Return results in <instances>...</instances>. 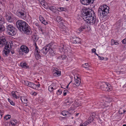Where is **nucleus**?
Masks as SVG:
<instances>
[{
  "label": "nucleus",
  "mask_w": 126,
  "mask_h": 126,
  "mask_svg": "<svg viewBox=\"0 0 126 126\" xmlns=\"http://www.w3.org/2000/svg\"><path fill=\"white\" fill-rule=\"evenodd\" d=\"M17 28L21 31L27 34H31L32 31L28 24L25 21L21 20H18L16 23Z\"/></svg>",
  "instance_id": "nucleus-1"
},
{
  "label": "nucleus",
  "mask_w": 126,
  "mask_h": 126,
  "mask_svg": "<svg viewBox=\"0 0 126 126\" xmlns=\"http://www.w3.org/2000/svg\"><path fill=\"white\" fill-rule=\"evenodd\" d=\"M109 8L106 4L101 6L98 9V16L104 18L109 12Z\"/></svg>",
  "instance_id": "nucleus-2"
},
{
  "label": "nucleus",
  "mask_w": 126,
  "mask_h": 126,
  "mask_svg": "<svg viewBox=\"0 0 126 126\" xmlns=\"http://www.w3.org/2000/svg\"><path fill=\"white\" fill-rule=\"evenodd\" d=\"M94 11L91 8H88L82 9L81 11V17H83L84 20L92 14H93Z\"/></svg>",
  "instance_id": "nucleus-3"
},
{
  "label": "nucleus",
  "mask_w": 126,
  "mask_h": 126,
  "mask_svg": "<svg viewBox=\"0 0 126 126\" xmlns=\"http://www.w3.org/2000/svg\"><path fill=\"white\" fill-rule=\"evenodd\" d=\"M86 17L84 20L87 23L90 24H93L95 23L96 18L94 12H93V14H92L90 16Z\"/></svg>",
  "instance_id": "nucleus-4"
},
{
  "label": "nucleus",
  "mask_w": 126,
  "mask_h": 126,
  "mask_svg": "<svg viewBox=\"0 0 126 126\" xmlns=\"http://www.w3.org/2000/svg\"><path fill=\"white\" fill-rule=\"evenodd\" d=\"M99 84L100 85L101 89L102 90L106 91H110L112 90L111 85L109 84L103 82H100Z\"/></svg>",
  "instance_id": "nucleus-5"
},
{
  "label": "nucleus",
  "mask_w": 126,
  "mask_h": 126,
  "mask_svg": "<svg viewBox=\"0 0 126 126\" xmlns=\"http://www.w3.org/2000/svg\"><path fill=\"white\" fill-rule=\"evenodd\" d=\"M6 29L9 35L13 36L16 34V30L12 25L8 24L6 27Z\"/></svg>",
  "instance_id": "nucleus-6"
},
{
  "label": "nucleus",
  "mask_w": 126,
  "mask_h": 126,
  "mask_svg": "<svg viewBox=\"0 0 126 126\" xmlns=\"http://www.w3.org/2000/svg\"><path fill=\"white\" fill-rule=\"evenodd\" d=\"M9 44L8 43L7 40L4 37L0 38V47H2L5 46L4 48H9Z\"/></svg>",
  "instance_id": "nucleus-7"
},
{
  "label": "nucleus",
  "mask_w": 126,
  "mask_h": 126,
  "mask_svg": "<svg viewBox=\"0 0 126 126\" xmlns=\"http://www.w3.org/2000/svg\"><path fill=\"white\" fill-rule=\"evenodd\" d=\"M15 14L18 17L23 19L25 18L26 16L25 12L23 10H18L16 11Z\"/></svg>",
  "instance_id": "nucleus-8"
},
{
  "label": "nucleus",
  "mask_w": 126,
  "mask_h": 126,
  "mask_svg": "<svg viewBox=\"0 0 126 126\" xmlns=\"http://www.w3.org/2000/svg\"><path fill=\"white\" fill-rule=\"evenodd\" d=\"M59 48V50L61 52V53H67L69 50V48L64 46L63 44H61Z\"/></svg>",
  "instance_id": "nucleus-9"
},
{
  "label": "nucleus",
  "mask_w": 126,
  "mask_h": 126,
  "mask_svg": "<svg viewBox=\"0 0 126 126\" xmlns=\"http://www.w3.org/2000/svg\"><path fill=\"white\" fill-rule=\"evenodd\" d=\"M24 83L25 85L33 89H35L37 87L36 84L33 82H29L28 81H24Z\"/></svg>",
  "instance_id": "nucleus-10"
},
{
  "label": "nucleus",
  "mask_w": 126,
  "mask_h": 126,
  "mask_svg": "<svg viewBox=\"0 0 126 126\" xmlns=\"http://www.w3.org/2000/svg\"><path fill=\"white\" fill-rule=\"evenodd\" d=\"M52 73L54 76L56 77L60 76L61 75V72L58 68H55L53 70Z\"/></svg>",
  "instance_id": "nucleus-11"
},
{
  "label": "nucleus",
  "mask_w": 126,
  "mask_h": 126,
  "mask_svg": "<svg viewBox=\"0 0 126 126\" xmlns=\"http://www.w3.org/2000/svg\"><path fill=\"white\" fill-rule=\"evenodd\" d=\"M57 87L56 84L55 83L53 82L48 87V90L50 92H52L54 90H55L57 88Z\"/></svg>",
  "instance_id": "nucleus-12"
},
{
  "label": "nucleus",
  "mask_w": 126,
  "mask_h": 126,
  "mask_svg": "<svg viewBox=\"0 0 126 126\" xmlns=\"http://www.w3.org/2000/svg\"><path fill=\"white\" fill-rule=\"evenodd\" d=\"M94 0H80L81 3L84 5H88L90 4H93Z\"/></svg>",
  "instance_id": "nucleus-13"
},
{
  "label": "nucleus",
  "mask_w": 126,
  "mask_h": 126,
  "mask_svg": "<svg viewBox=\"0 0 126 126\" xmlns=\"http://www.w3.org/2000/svg\"><path fill=\"white\" fill-rule=\"evenodd\" d=\"M75 79V82L73 83V86L74 87H78L80 84L81 82V80L80 78L78 77H77L76 79L74 77Z\"/></svg>",
  "instance_id": "nucleus-14"
},
{
  "label": "nucleus",
  "mask_w": 126,
  "mask_h": 126,
  "mask_svg": "<svg viewBox=\"0 0 126 126\" xmlns=\"http://www.w3.org/2000/svg\"><path fill=\"white\" fill-rule=\"evenodd\" d=\"M74 101V100L71 98H69L66 99L65 102V105L67 107H69L70 105Z\"/></svg>",
  "instance_id": "nucleus-15"
},
{
  "label": "nucleus",
  "mask_w": 126,
  "mask_h": 126,
  "mask_svg": "<svg viewBox=\"0 0 126 126\" xmlns=\"http://www.w3.org/2000/svg\"><path fill=\"white\" fill-rule=\"evenodd\" d=\"M56 21L60 24L61 25L65 26L64 22L60 16H57L56 17Z\"/></svg>",
  "instance_id": "nucleus-16"
},
{
  "label": "nucleus",
  "mask_w": 126,
  "mask_h": 126,
  "mask_svg": "<svg viewBox=\"0 0 126 126\" xmlns=\"http://www.w3.org/2000/svg\"><path fill=\"white\" fill-rule=\"evenodd\" d=\"M21 51L23 52L27 53L29 51V50L28 47L26 46H22L20 47Z\"/></svg>",
  "instance_id": "nucleus-17"
},
{
  "label": "nucleus",
  "mask_w": 126,
  "mask_h": 126,
  "mask_svg": "<svg viewBox=\"0 0 126 126\" xmlns=\"http://www.w3.org/2000/svg\"><path fill=\"white\" fill-rule=\"evenodd\" d=\"M48 45L47 44L46 46H45L42 49V50L43 51V53L44 54H46L48 51L50 47L48 46Z\"/></svg>",
  "instance_id": "nucleus-18"
},
{
  "label": "nucleus",
  "mask_w": 126,
  "mask_h": 126,
  "mask_svg": "<svg viewBox=\"0 0 126 126\" xmlns=\"http://www.w3.org/2000/svg\"><path fill=\"white\" fill-rule=\"evenodd\" d=\"M73 43L78 44L81 43V39L79 38L78 37L73 38Z\"/></svg>",
  "instance_id": "nucleus-19"
},
{
  "label": "nucleus",
  "mask_w": 126,
  "mask_h": 126,
  "mask_svg": "<svg viewBox=\"0 0 126 126\" xmlns=\"http://www.w3.org/2000/svg\"><path fill=\"white\" fill-rule=\"evenodd\" d=\"M47 45H48V46H49V47H50V48H54L56 47V44L54 43L53 42H51Z\"/></svg>",
  "instance_id": "nucleus-20"
},
{
  "label": "nucleus",
  "mask_w": 126,
  "mask_h": 126,
  "mask_svg": "<svg viewBox=\"0 0 126 126\" xmlns=\"http://www.w3.org/2000/svg\"><path fill=\"white\" fill-rule=\"evenodd\" d=\"M20 98L22 103L25 104H27V103L28 100L25 96H22Z\"/></svg>",
  "instance_id": "nucleus-21"
},
{
  "label": "nucleus",
  "mask_w": 126,
  "mask_h": 126,
  "mask_svg": "<svg viewBox=\"0 0 126 126\" xmlns=\"http://www.w3.org/2000/svg\"><path fill=\"white\" fill-rule=\"evenodd\" d=\"M62 115L68 117L69 116L71 113L67 111L64 110L62 112Z\"/></svg>",
  "instance_id": "nucleus-22"
},
{
  "label": "nucleus",
  "mask_w": 126,
  "mask_h": 126,
  "mask_svg": "<svg viewBox=\"0 0 126 126\" xmlns=\"http://www.w3.org/2000/svg\"><path fill=\"white\" fill-rule=\"evenodd\" d=\"M8 48H5L6 50H4L3 51V55L4 56H7L10 52V50Z\"/></svg>",
  "instance_id": "nucleus-23"
},
{
  "label": "nucleus",
  "mask_w": 126,
  "mask_h": 126,
  "mask_svg": "<svg viewBox=\"0 0 126 126\" xmlns=\"http://www.w3.org/2000/svg\"><path fill=\"white\" fill-rule=\"evenodd\" d=\"M5 17L6 19L8 22H11L13 21V19L10 16L7 15Z\"/></svg>",
  "instance_id": "nucleus-24"
},
{
  "label": "nucleus",
  "mask_w": 126,
  "mask_h": 126,
  "mask_svg": "<svg viewBox=\"0 0 126 126\" xmlns=\"http://www.w3.org/2000/svg\"><path fill=\"white\" fill-rule=\"evenodd\" d=\"M38 39V36L36 35H33L32 36V39L34 42V44L37 41Z\"/></svg>",
  "instance_id": "nucleus-25"
},
{
  "label": "nucleus",
  "mask_w": 126,
  "mask_h": 126,
  "mask_svg": "<svg viewBox=\"0 0 126 126\" xmlns=\"http://www.w3.org/2000/svg\"><path fill=\"white\" fill-rule=\"evenodd\" d=\"M17 121L15 119H11L10 120V123L11 124L14 126L17 125Z\"/></svg>",
  "instance_id": "nucleus-26"
},
{
  "label": "nucleus",
  "mask_w": 126,
  "mask_h": 126,
  "mask_svg": "<svg viewBox=\"0 0 126 126\" xmlns=\"http://www.w3.org/2000/svg\"><path fill=\"white\" fill-rule=\"evenodd\" d=\"M48 51L51 55L53 56L55 55V53L54 49L50 48L49 49Z\"/></svg>",
  "instance_id": "nucleus-27"
},
{
  "label": "nucleus",
  "mask_w": 126,
  "mask_h": 126,
  "mask_svg": "<svg viewBox=\"0 0 126 126\" xmlns=\"http://www.w3.org/2000/svg\"><path fill=\"white\" fill-rule=\"evenodd\" d=\"M5 28L4 26L2 24H0V33L5 30Z\"/></svg>",
  "instance_id": "nucleus-28"
},
{
  "label": "nucleus",
  "mask_w": 126,
  "mask_h": 126,
  "mask_svg": "<svg viewBox=\"0 0 126 126\" xmlns=\"http://www.w3.org/2000/svg\"><path fill=\"white\" fill-rule=\"evenodd\" d=\"M44 0H39V2H40V4H41L42 6L45 7L46 6L47 4L45 3L44 2Z\"/></svg>",
  "instance_id": "nucleus-29"
},
{
  "label": "nucleus",
  "mask_w": 126,
  "mask_h": 126,
  "mask_svg": "<svg viewBox=\"0 0 126 126\" xmlns=\"http://www.w3.org/2000/svg\"><path fill=\"white\" fill-rule=\"evenodd\" d=\"M21 66L23 68H27V65L26 63L21 62L20 63Z\"/></svg>",
  "instance_id": "nucleus-30"
},
{
  "label": "nucleus",
  "mask_w": 126,
  "mask_h": 126,
  "mask_svg": "<svg viewBox=\"0 0 126 126\" xmlns=\"http://www.w3.org/2000/svg\"><path fill=\"white\" fill-rule=\"evenodd\" d=\"M12 96L14 98H15L16 99H17L19 98V97L17 96L15 92H12Z\"/></svg>",
  "instance_id": "nucleus-31"
},
{
  "label": "nucleus",
  "mask_w": 126,
  "mask_h": 126,
  "mask_svg": "<svg viewBox=\"0 0 126 126\" xmlns=\"http://www.w3.org/2000/svg\"><path fill=\"white\" fill-rule=\"evenodd\" d=\"M35 57L37 60H38L40 59L41 58V56L39 54V53L35 54Z\"/></svg>",
  "instance_id": "nucleus-32"
},
{
  "label": "nucleus",
  "mask_w": 126,
  "mask_h": 126,
  "mask_svg": "<svg viewBox=\"0 0 126 126\" xmlns=\"http://www.w3.org/2000/svg\"><path fill=\"white\" fill-rule=\"evenodd\" d=\"M75 104H73V105L70 107V108L69 109V110L70 111V110H74L76 107V106H75Z\"/></svg>",
  "instance_id": "nucleus-33"
},
{
  "label": "nucleus",
  "mask_w": 126,
  "mask_h": 126,
  "mask_svg": "<svg viewBox=\"0 0 126 126\" xmlns=\"http://www.w3.org/2000/svg\"><path fill=\"white\" fill-rule=\"evenodd\" d=\"M4 19L2 16L0 15V23L3 24L4 23Z\"/></svg>",
  "instance_id": "nucleus-34"
},
{
  "label": "nucleus",
  "mask_w": 126,
  "mask_h": 126,
  "mask_svg": "<svg viewBox=\"0 0 126 126\" xmlns=\"http://www.w3.org/2000/svg\"><path fill=\"white\" fill-rule=\"evenodd\" d=\"M56 9V7H55V6H51L49 7L50 10L52 11H55V10Z\"/></svg>",
  "instance_id": "nucleus-35"
},
{
  "label": "nucleus",
  "mask_w": 126,
  "mask_h": 126,
  "mask_svg": "<svg viewBox=\"0 0 126 126\" xmlns=\"http://www.w3.org/2000/svg\"><path fill=\"white\" fill-rule=\"evenodd\" d=\"M4 114V111L3 110H0V119L2 117V115Z\"/></svg>",
  "instance_id": "nucleus-36"
},
{
  "label": "nucleus",
  "mask_w": 126,
  "mask_h": 126,
  "mask_svg": "<svg viewBox=\"0 0 126 126\" xmlns=\"http://www.w3.org/2000/svg\"><path fill=\"white\" fill-rule=\"evenodd\" d=\"M11 117V116L10 115H7L5 116L4 118L6 120H8Z\"/></svg>",
  "instance_id": "nucleus-37"
},
{
  "label": "nucleus",
  "mask_w": 126,
  "mask_h": 126,
  "mask_svg": "<svg viewBox=\"0 0 126 126\" xmlns=\"http://www.w3.org/2000/svg\"><path fill=\"white\" fill-rule=\"evenodd\" d=\"M94 119L93 118V117H92L90 116V117L89 118L88 120V121L89 122V123H90L92 122L93 121Z\"/></svg>",
  "instance_id": "nucleus-38"
},
{
  "label": "nucleus",
  "mask_w": 126,
  "mask_h": 126,
  "mask_svg": "<svg viewBox=\"0 0 126 126\" xmlns=\"http://www.w3.org/2000/svg\"><path fill=\"white\" fill-rule=\"evenodd\" d=\"M62 90L61 89H59L57 91V94L58 95H60L62 93Z\"/></svg>",
  "instance_id": "nucleus-39"
},
{
  "label": "nucleus",
  "mask_w": 126,
  "mask_h": 126,
  "mask_svg": "<svg viewBox=\"0 0 126 126\" xmlns=\"http://www.w3.org/2000/svg\"><path fill=\"white\" fill-rule=\"evenodd\" d=\"M39 20L42 22L45 19L41 15H40L39 17Z\"/></svg>",
  "instance_id": "nucleus-40"
},
{
  "label": "nucleus",
  "mask_w": 126,
  "mask_h": 126,
  "mask_svg": "<svg viewBox=\"0 0 126 126\" xmlns=\"http://www.w3.org/2000/svg\"><path fill=\"white\" fill-rule=\"evenodd\" d=\"M8 101L10 103V104L12 105H15V103H14L12 101H11L10 99L9 98L8 99Z\"/></svg>",
  "instance_id": "nucleus-41"
},
{
  "label": "nucleus",
  "mask_w": 126,
  "mask_h": 126,
  "mask_svg": "<svg viewBox=\"0 0 126 126\" xmlns=\"http://www.w3.org/2000/svg\"><path fill=\"white\" fill-rule=\"evenodd\" d=\"M60 58H61L62 59H64L66 58V56L64 55H61L60 56Z\"/></svg>",
  "instance_id": "nucleus-42"
},
{
  "label": "nucleus",
  "mask_w": 126,
  "mask_h": 126,
  "mask_svg": "<svg viewBox=\"0 0 126 126\" xmlns=\"http://www.w3.org/2000/svg\"><path fill=\"white\" fill-rule=\"evenodd\" d=\"M82 66L85 68H87V67L89 66L88 64V63H86L83 64Z\"/></svg>",
  "instance_id": "nucleus-43"
},
{
  "label": "nucleus",
  "mask_w": 126,
  "mask_h": 126,
  "mask_svg": "<svg viewBox=\"0 0 126 126\" xmlns=\"http://www.w3.org/2000/svg\"><path fill=\"white\" fill-rule=\"evenodd\" d=\"M96 115V114L94 112L91 114L90 116L93 117V118L94 119L95 118Z\"/></svg>",
  "instance_id": "nucleus-44"
},
{
  "label": "nucleus",
  "mask_w": 126,
  "mask_h": 126,
  "mask_svg": "<svg viewBox=\"0 0 126 126\" xmlns=\"http://www.w3.org/2000/svg\"><path fill=\"white\" fill-rule=\"evenodd\" d=\"M84 29V28H83L82 27H80L78 29V30L79 31V32H80L82 31Z\"/></svg>",
  "instance_id": "nucleus-45"
},
{
  "label": "nucleus",
  "mask_w": 126,
  "mask_h": 126,
  "mask_svg": "<svg viewBox=\"0 0 126 126\" xmlns=\"http://www.w3.org/2000/svg\"><path fill=\"white\" fill-rule=\"evenodd\" d=\"M41 22L45 25L47 24L48 23L47 22L46 20H45V19L43 21Z\"/></svg>",
  "instance_id": "nucleus-46"
},
{
  "label": "nucleus",
  "mask_w": 126,
  "mask_h": 126,
  "mask_svg": "<svg viewBox=\"0 0 126 126\" xmlns=\"http://www.w3.org/2000/svg\"><path fill=\"white\" fill-rule=\"evenodd\" d=\"M35 25L36 26H37V27L41 29V26L38 23H36L35 24Z\"/></svg>",
  "instance_id": "nucleus-47"
},
{
  "label": "nucleus",
  "mask_w": 126,
  "mask_h": 126,
  "mask_svg": "<svg viewBox=\"0 0 126 126\" xmlns=\"http://www.w3.org/2000/svg\"><path fill=\"white\" fill-rule=\"evenodd\" d=\"M34 45L35 47V50H39L38 47L37 45V44L36 43H35L34 44Z\"/></svg>",
  "instance_id": "nucleus-48"
},
{
  "label": "nucleus",
  "mask_w": 126,
  "mask_h": 126,
  "mask_svg": "<svg viewBox=\"0 0 126 126\" xmlns=\"http://www.w3.org/2000/svg\"><path fill=\"white\" fill-rule=\"evenodd\" d=\"M68 91L67 90H65L63 92V95L64 96H65L66 95L67 93L68 92Z\"/></svg>",
  "instance_id": "nucleus-49"
},
{
  "label": "nucleus",
  "mask_w": 126,
  "mask_h": 126,
  "mask_svg": "<svg viewBox=\"0 0 126 126\" xmlns=\"http://www.w3.org/2000/svg\"><path fill=\"white\" fill-rule=\"evenodd\" d=\"M122 42L123 44L126 43V37L122 41Z\"/></svg>",
  "instance_id": "nucleus-50"
},
{
  "label": "nucleus",
  "mask_w": 126,
  "mask_h": 126,
  "mask_svg": "<svg viewBox=\"0 0 126 126\" xmlns=\"http://www.w3.org/2000/svg\"><path fill=\"white\" fill-rule=\"evenodd\" d=\"M115 41L113 39H112L111 40V45H113L115 44Z\"/></svg>",
  "instance_id": "nucleus-51"
},
{
  "label": "nucleus",
  "mask_w": 126,
  "mask_h": 126,
  "mask_svg": "<svg viewBox=\"0 0 126 126\" xmlns=\"http://www.w3.org/2000/svg\"><path fill=\"white\" fill-rule=\"evenodd\" d=\"M40 53L39 50H35L34 54H39Z\"/></svg>",
  "instance_id": "nucleus-52"
},
{
  "label": "nucleus",
  "mask_w": 126,
  "mask_h": 126,
  "mask_svg": "<svg viewBox=\"0 0 126 126\" xmlns=\"http://www.w3.org/2000/svg\"><path fill=\"white\" fill-rule=\"evenodd\" d=\"M65 8H63V7H60L59 9L60 10V11H64V9H65Z\"/></svg>",
  "instance_id": "nucleus-53"
},
{
  "label": "nucleus",
  "mask_w": 126,
  "mask_h": 126,
  "mask_svg": "<svg viewBox=\"0 0 126 126\" xmlns=\"http://www.w3.org/2000/svg\"><path fill=\"white\" fill-rule=\"evenodd\" d=\"M92 52L94 53L96 52V50L95 48H93L92 49Z\"/></svg>",
  "instance_id": "nucleus-54"
},
{
  "label": "nucleus",
  "mask_w": 126,
  "mask_h": 126,
  "mask_svg": "<svg viewBox=\"0 0 126 126\" xmlns=\"http://www.w3.org/2000/svg\"><path fill=\"white\" fill-rule=\"evenodd\" d=\"M89 123V122H88L87 121H85L84 123V124H85V125L86 126L87 125H88L90 124V123Z\"/></svg>",
  "instance_id": "nucleus-55"
},
{
  "label": "nucleus",
  "mask_w": 126,
  "mask_h": 126,
  "mask_svg": "<svg viewBox=\"0 0 126 126\" xmlns=\"http://www.w3.org/2000/svg\"><path fill=\"white\" fill-rule=\"evenodd\" d=\"M98 57L99 59L100 60H103L104 59V58L103 57H101L100 56H99Z\"/></svg>",
  "instance_id": "nucleus-56"
},
{
  "label": "nucleus",
  "mask_w": 126,
  "mask_h": 126,
  "mask_svg": "<svg viewBox=\"0 0 126 126\" xmlns=\"http://www.w3.org/2000/svg\"><path fill=\"white\" fill-rule=\"evenodd\" d=\"M106 107L103 105V106H101V108L103 109L105 108Z\"/></svg>",
  "instance_id": "nucleus-57"
},
{
  "label": "nucleus",
  "mask_w": 126,
  "mask_h": 126,
  "mask_svg": "<svg viewBox=\"0 0 126 126\" xmlns=\"http://www.w3.org/2000/svg\"><path fill=\"white\" fill-rule=\"evenodd\" d=\"M36 94H37V93L36 92H34L32 94V95H36Z\"/></svg>",
  "instance_id": "nucleus-58"
},
{
  "label": "nucleus",
  "mask_w": 126,
  "mask_h": 126,
  "mask_svg": "<svg viewBox=\"0 0 126 126\" xmlns=\"http://www.w3.org/2000/svg\"><path fill=\"white\" fill-rule=\"evenodd\" d=\"M118 44H119V43L118 42H117L115 41V44H114L115 45H118Z\"/></svg>",
  "instance_id": "nucleus-59"
},
{
  "label": "nucleus",
  "mask_w": 126,
  "mask_h": 126,
  "mask_svg": "<svg viewBox=\"0 0 126 126\" xmlns=\"http://www.w3.org/2000/svg\"><path fill=\"white\" fill-rule=\"evenodd\" d=\"M126 111V110H123V113H120V114H122V113H125Z\"/></svg>",
  "instance_id": "nucleus-60"
},
{
  "label": "nucleus",
  "mask_w": 126,
  "mask_h": 126,
  "mask_svg": "<svg viewBox=\"0 0 126 126\" xmlns=\"http://www.w3.org/2000/svg\"><path fill=\"white\" fill-rule=\"evenodd\" d=\"M11 53L12 54H14L15 53V52L13 51H11Z\"/></svg>",
  "instance_id": "nucleus-61"
},
{
  "label": "nucleus",
  "mask_w": 126,
  "mask_h": 126,
  "mask_svg": "<svg viewBox=\"0 0 126 126\" xmlns=\"http://www.w3.org/2000/svg\"><path fill=\"white\" fill-rule=\"evenodd\" d=\"M94 54L96 55L98 57L99 56L98 54H97L96 52L94 53Z\"/></svg>",
  "instance_id": "nucleus-62"
},
{
  "label": "nucleus",
  "mask_w": 126,
  "mask_h": 126,
  "mask_svg": "<svg viewBox=\"0 0 126 126\" xmlns=\"http://www.w3.org/2000/svg\"><path fill=\"white\" fill-rule=\"evenodd\" d=\"M82 126H86L85 124H84V123L82 124Z\"/></svg>",
  "instance_id": "nucleus-63"
},
{
  "label": "nucleus",
  "mask_w": 126,
  "mask_h": 126,
  "mask_svg": "<svg viewBox=\"0 0 126 126\" xmlns=\"http://www.w3.org/2000/svg\"><path fill=\"white\" fill-rule=\"evenodd\" d=\"M111 99L110 98L109 99V100L108 101L110 102L111 101Z\"/></svg>",
  "instance_id": "nucleus-64"
}]
</instances>
